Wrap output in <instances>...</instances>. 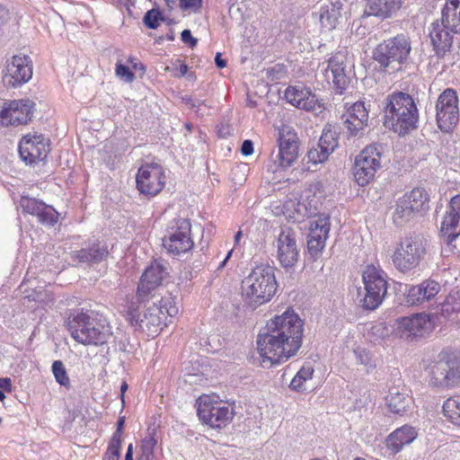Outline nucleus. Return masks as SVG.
I'll return each mask as SVG.
<instances>
[{"label":"nucleus","instance_id":"f257e3e1","mask_svg":"<svg viewBox=\"0 0 460 460\" xmlns=\"http://www.w3.org/2000/svg\"><path fill=\"white\" fill-rule=\"evenodd\" d=\"M304 322L293 309H287L266 324V332L257 337L261 365L270 367L295 356L302 345Z\"/></svg>","mask_w":460,"mask_h":460},{"label":"nucleus","instance_id":"f03ea898","mask_svg":"<svg viewBox=\"0 0 460 460\" xmlns=\"http://www.w3.org/2000/svg\"><path fill=\"white\" fill-rule=\"evenodd\" d=\"M383 111L384 126L399 136H403L417 127L418 109L408 93L400 92L388 95Z\"/></svg>","mask_w":460,"mask_h":460},{"label":"nucleus","instance_id":"7ed1b4c3","mask_svg":"<svg viewBox=\"0 0 460 460\" xmlns=\"http://www.w3.org/2000/svg\"><path fill=\"white\" fill-rule=\"evenodd\" d=\"M278 283L275 269L270 265L257 266L242 282V296L252 307L269 302L275 295Z\"/></svg>","mask_w":460,"mask_h":460},{"label":"nucleus","instance_id":"20e7f679","mask_svg":"<svg viewBox=\"0 0 460 460\" xmlns=\"http://www.w3.org/2000/svg\"><path fill=\"white\" fill-rule=\"evenodd\" d=\"M67 328L72 338L84 345H102L110 337L93 310L82 309L72 314L67 321Z\"/></svg>","mask_w":460,"mask_h":460},{"label":"nucleus","instance_id":"39448f33","mask_svg":"<svg viewBox=\"0 0 460 460\" xmlns=\"http://www.w3.org/2000/svg\"><path fill=\"white\" fill-rule=\"evenodd\" d=\"M411 50L408 37L399 34L379 43L373 52V58L381 70L392 74L401 69Z\"/></svg>","mask_w":460,"mask_h":460},{"label":"nucleus","instance_id":"423d86ee","mask_svg":"<svg viewBox=\"0 0 460 460\" xmlns=\"http://www.w3.org/2000/svg\"><path fill=\"white\" fill-rule=\"evenodd\" d=\"M387 276L380 268L367 265L362 272L364 287L358 288V301L365 310H375L387 294Z\"/></svg>","mask_w":460,"mask_h":460},{"label":"nucleus","instance_id":"0eeeda50","mask_svg":"<svg viewBox=\"0 0 460 460\" xmlns=\"http://www.w3.org/2000/svg\"><path fill=\"white\" fill-rule=\"evenodd\" d=\"M152 305L147 306L143 315L139 317L133 310L129 312V320L132 326L146 332L149 337H155L166 325L167 316H173L178 309L174 305L167 306L168 300L153 298Z\"/></svg>","mask_w":460,"mask_h":460},{"label":"nucleus","instance_id":"6e6552de","mask_svg":"<svg viewBox=\"0 0 460 460\" xmlns=\"http://www.w3.org/2000/svg\"><path fill=\"white\" fill-rule=\"evenodd\" d=\"M426 241L420 235L406 236L398 243L392 260L401 272L416 268L426 254Z\"/></svg>","mask_w":460,"mask_h":460},{"label":"nucleus","instance_id":"1a4fd4ad","mask_svg":"<svg viewBox=\"0 0 460 460\" xmlns=\"http://www.w3.org/2000/svg\"><path fill=\"white\" fill-rule=\"evenodd\" d=\"M431 383L435 386H455L460 383V357L443 350L429 367Z\"/></svg>","mask_w":460,"mask_h":460},{"label":"nucleus","instance_id":"9d476101","mask_svg":"<svg viewBox=\"0 0 460 460\" xmlns=\"http://www.w3.org/2000/svg\"><path fill=\"white\" fill-rule=\"evenodd\" d=\"M197 412L203 423L214 429L225 428L234 417L233 408L208 394H203L197 400Z\"/></svg>","mask_w":460,"mask_h":460},{"label":"nucleus","instance_id":"9b49d317","mask_svg":"<svg viewBox=\"0 0 460 460\" xmlns=\"http://www.w3.org/2000/svg\"><path fill=\"white\" fill-rule=\"evenodd\" d=\"M191 225L189 219L178 218L172 222L163 245L172 255H180L190 251L194 243L190 237Z\"/></svg>","mask_w":460,"mask_h":460},{"label":"nucleus","instance_id":"f8f14e48","mask_svg":"<svg viewBox=\"0 0 460 460\" xmlns=\"http://www.w3.org/2000/svg\"><path fill=\"white\" fill-rule=\"evenodd\" d=\"M383 147L374 144L365 147L357 156L354 166V176L360 186L367 184L380 168V158Z\"/></svg>","mask_w":460,"mask_h":460},{"label":"nucleus","instance_id":"ddd939ff","mask_svg":"<svg viewBox=\"0 0 460 460\" xmlns=\"http://www.w3.org/2000/svg\"><path fill=\"white\" fill-rule=\"evenodd\" d=\"M436 118L438 126L443 132H449L457 125L459 108L458 97L455 90L447 88L438 96Z\"/></svg>","mask_w":460,"mask_h":460},{"label":"nucleus","instance_id":"4468645a","mask_svg":"<svg viewBox=\"0 0 460 460\" xmlns=\"http://www.w3.org/2000/svg\"><path fill=\"white\" fill-rule=\"evenodd\" d=\"M274 246L276 247V259L280 266L286 270L293 269L299 259L296 233L290 227H282Z\"/></svg>","mask_w":460,"mask_h":460},{"label":"nucleus","instance_id":"2eb2a0df","mask_svg":"<svg viewBox=\"0 0 460 460\" xmlns=\"http://www.w3.org/2000/svg\"><path fill=\"white\" fill-rule=\"evenodd\" d=\"M34 102L29 99L4 101L0 102V125L18 126L31 120Z\"/></svg>","mask_w":460,"mask_h":460},{"label":"nucleus","instance_id":"dca6fc26","mask_svg":"<svg viewBox=\"0 0 460 460\" xmlns=\"http://www.w3.org/2000/svg\"><path fill=\"white\" fill-rule=\"evenodd\" d=\"M136 181L140 193L154 197L164 187L165 175L164 169L158 164L142 165L138 169Z\"/></svg>","mask_w":460,"mask_h":460},{"label":"nucleus","instance_id":"f3484780","mask_svg":"<svg viewBox=\"0 0 460 460\" xmlns=\"http://www.w3.org/2000/svg\"><path fill=\"white\" fill-rule=\"evenodd\" d=\"M32 76V63L28 56L15 55L6 61L4 70V84L10 87H18L27 83Z\"/></svg>","mask_w":460,"mask_h":460},{"label":"nucleus","instance_id":"a211bd4d","mask_svg":"<svg viewBox=\"0 0 460 460\" xmlns=\"http://www.w3.org/2000/svg\"><path fill=\"white\" fill-rule=\"evenodd\" d=\"M49 151V139L42 134L29 133L22 138L19 144L20 155L28 164L43 161Z\"/></svg>","mask_w":460,"mask_h":460},{"label":"nucleus","instance_id":"6ab92c4d","mask_svg":"<svg viewBox=\"0 0 460 460\" xmlns=\"http://www.w3.org/2000/svg\"><path fill=\"white\" fill-rule=\"evenodd\" d=\"M167 275L165 269L158 262L152 263L143 273L137 289V299L139 303L155 298L152 292L161 284Z\"/></svg>","mask_w":460,"mask_h":460},{"label":"nucleus","instance_id":"aec40b11","mask_svg":"<svg viewBox=\"0 0 460 460\" xmlns=\"http://www.w3.org/2000/svg\"><path fill=\"white\" fill-rule=\"evenodd\" d=\"M298 142L296 134L288 128L279 131V152L274 160L280 168L289 167L297 158Z\"/></svg>","mask_w":460,"mask_h":460},{"label":"nucleus","instance_id":"412c9836","mask_svg":"<svg viewBox=\"0 0 460 460\" xmlns=\"http://www.w3.org/2000/svg\"><path fill=\"white\" fill-rule=\"evenodd\" d=\"M458 34L451 30L442 19L433 22L429 27V38L433 50L438 58H443L450 51L454 35Z\"/></svg>","mask_w":460,"mask_h":460},{"label":"nucleus","instance_id":"4be33fe9","mask_svg":"<svg viewBox=\"0 0 460 460\" xmlns=\"http://www.w3.org/2000/svg\"><path fill=\"white\" fill-rule=\"evenodd\" d=\"M432 326L429 315L425 313L402 317L397 321V331L405 337H421L431 331Z\"/></svg>","mask_w":460,"mask_h":460},{"label":"nucleus","instance_id":"5701e85b","mask_svg":"<svg viewBox=\"0 0 460 460\" xmlns=\"http://www.w3.org/2000/svg\"><path fill=\"white\" fill-rule=\"evenodd\" d=\"M346 63V55L343 52H337L328 59L325 68L326 79L328 81L332 80L340 93H342L349 83Z\"/></svg>","mask_w":460,"mask_h":460},{"label":"nucleus","instance_id":"b1692460","mask_svg":"<svg viewBox=\"0 0 460 460\" xmlns=\"http://www.w3.org/2000/svg\"><path fill=\"white\" fill-rule=\"evenodd\" d=\"M441 232L448 245L460 235V194L451 199L442 221Z\"/></svg>","mask_w":460,"mask_h":460},{"label":"nucleus","instance_id":"393cba45","mask_svg":"<svg viewBox=\"0 0 460 460\" xmlns=\"http://www.w3.org/2000/svg\"><path fill=\"white\" fill-rule=\"evenodd\" d=\"M307 239V249L312 256L317 257L323 248L330 232L329 217H318L311 221Z\"/></svg>","mask_w":460,"mask_h":460},{"label":"nucleus","instance_id":"a878e982","mask_svg":"<svg viewBox=\"0 0 460 460\" xmlns=\"http://www.w3.org/2000/svg\"><path fill=\"white\" fill-rule=\"evenodd\" d=\"M286 100L298 109L314 111L320 107L318 100L309 88L303 85L288 86L284 93Z\"/></svg>","mask_w":460,"mask_h":460},{"label":"nucleus","instance_id":"bb28decb","mask_svg":"<svg viewBox=\"0 0 460 460\" xmlns=\"http://www.w3.org/2000/svg\"><path fill=\"white\" fill-rule=\"evenodd\" d=\"M440 290L438 282L432 279L423 280L406 290V302L409 305H419L431 300Z\"/></svg>","mask_w":460,"mask_h":460},{"label":"nucleus","instance_id":"cd10ccee","mask_svg":"<svg viewBox=\"0 0 460 460\" xmlns=\"http://www.w3.org/2000/svg\"><path fill=\"white\" fill-rule=\"evenodd\" d=\"M343 124L350 136H356L367 125L368 120V111L362 102L353 103L342 117Z\"/></svg>","mask_w":460,"mask_h":460},{"label":"nucleus","instance_id":"c85d7f7f","mask_svg":"<svg viewBox=\"0 0 460 460\" xmlns=\"http://www.w3.org/2000/svg\"><path fill=\"white\" fill-rule=\"evenodd\" d=\"M417 437V432L414 428L404 425L394 432H392L386 438V447L393 454H396L402 448L411 444Z\"/></svg>","mask_w":460,"mask_h":460},{"label":"nucleus","instance_id":"c756f323","mask_svg":"<svg viewBox=\"0 0 460 460\" xmlns=\"http://www.w3.org/2000/svg\"><path fill=\"white\" fill-rule=\"evenodd\" d=\"M108 254V246L105 243H97L75 252V257L80 262L99 263L104 261Z\"/></svg>","mask_w":460,"mask_h":460},{"label":"nucleus","instance_id":"7c9ffc66","mask_svg":"<svg viewBox=\"0 0 460 460\" xmlns=\"http://www.w3.org/2000/svg\"><path fill=\"white\" fill-rule=\"evenodd\" d=\"M440 19L451 30L460 34V0H447L441 11Z\"/></svg>","mask_w":460,"mask_h":460},{"label":"nucleus","instance_id":"2f4dec72","mask_svg":"<svg viewBox=\"0 0 460 460\" xmlns=\"http://www.w3.org/2000/svg\"><path fill=\"white\" fill-rule=\"evenodd\" d=\"M159 439L158 427L154 425L147 429L146 435L141 440L140 453L137 460H155V448Z\"/></svg>","mask_w":460,"mask_h":460},{"label":"nucleus","instance_id":"473e14b6","mask_svg":"<svg viewBox=\"0 0 460 460\" xmlns=\"http://www.w3.org/2000/svg\"><path fill=\"white\" fill-rule=\"evenodd\" d=\"M389 410L396 414H402L411 403V398L405 393L399 392L397 388H391L385 397Z\"/></svg>","mask_w":460,"mask_h":460},{"label":"nucleus","instance_id":"72a5a7b5","mask_svg":"<svg viewBox=\"0 0 460 460\" xmlns=\"http://www.w3.org/2000/svg\"><path fill=\"white\" fill-rule=\"evenodd\" d=\"M402 198L412 208L416 214L422 213L429 209V195L422 188H415L406 192Z\"/></svg>","mask_w":460,"mask_h":460},{"label":"nucleus","instance_id":"f704fd0d","mask_svg":"<svg viewBox=\"0 0 460 460\" xmlns=\"http://www.w3.org/2000/svg\"><path fill=\"white\" fill-rule=\"evenodd\" d=\"M402 4V0H373L369 4V14L385 18L400 9Z\"/></svg>","mask_w":460,"mask_h":460},{"label":"nucleus","instance_id":"c9c22d12","mask_svg":"<svg viewBox=\"0 0 460 460\" xmlns=\"http://www.w3.org/2000/svg\"><path fill=\"white\" fill-rule=\"evenodd\" d=\"M416 213L408 206L405 200L401 197L395 203L394 211L393 213V221L396 226H403L409 222Z\"/></svg>","mask_w":460,"mask_h":460},{"label":"nucleus","instance_id":"e433bc0d","mask_svg":"<svg viewBox=\"0 0 460 460\" xmlns=\"http://www.w3.org/2000/svg\"><path fill=\"white\" fill-rule=\"evenodd\" d=\"M416 213L408 206L405 200L401 197L395 203L394 211L393 213V221L396 226H403L409 222Z\"/></svg>","mask_w":460,"mask_h":460},{"label":"nucleus","instance_id":"4c0bfd02","mask_svg":"<svg viewBox=\"0 0 460 460\" xmlns=\"http://www.w3.org/2000/svg\"><path fill=\"white\" fill-rule=\"evenodd\" d=\"M443 412L453 423L460 425V395H454L445 401Z\"/></svg>","mask_w":460,"mask_h":460},{"label":"nucleus","instance_id":"58836bf2","mask_svg":"<svg viewBox=\"0 0 460 460\" xmlns=\"http://www.w3.org/2000/svg\"><path fill=\"white\" fill-rule=\"evenodd\" d=\"M314 372V370L311 366H304L293 377L289 387L296 392L305 391V382L312 379Z\"/></svg>","mask_w":460,"mask_h":460},{"label":"nucleus","instance_id":"ea45409f","mask_svg":"<svg viewBox=\"0 0 460 460\" xmlns=\"http://www.w3.org/2000/svg\"><path fill=\"white\" fill-rule=\"evenodd\" d=\"M38 217L39 221L41 224H46L49 226H53L58 222V213L56 209L49 205L41 202L40 208L35 210V213L32 214Z\"/></svg>","mask_w":460,"mask_h":460},{"label":"nucleus","instance_id":"a19ab883","mask_svg":"<svg viewBox=\"0 0 460 460\" xmlns=\"http://www.w3.org/2000/svg\"><path fill=\"white\" fill-rule=\"evenodd\" d=\"M305 193L309 207L314 210H317L318 207L322 204L323 199L324 198L323 184L320 182L311 184L310 187L305 190Z\"/></svg>","mask_w":460,"mask_h":460},{"label":"nucleus","instance_id":"79ce46f5","mask_svg":"<svg viewBox=\"0 0 460 460\" xmlns=\"http://www.w3.org/2000/svg\"><path fill=\"white\" fill-rule=\"evenodd\" d=\"M323 149L326 150L330 155L338 146V137L335 131L331 128H325L323 134L317 143Z\"/></svg>","mask_w":460,"mask_h":460},{"label":"nucleus","instance_id":"37998d69","mask_svg":"<svg viewBox=\"0 0 460 460\" xmlns=\"http://www.w3.org/2000/svg\"><path fill=\"white\" fill-rule=\"evenodd\" d=\"M334 6L329 8L328 6L321 7L319 20L322 26L327 30H332L336 27L337 13Z\"/></svg>","mask_w":460,"mask_h":460},{"label":"nucleus","instance_id":"c03bdc74","mask_svg":"<svg viewBox=\"0 0 460 460\" xmlns=\"http://www.w3.org/2000/svg\"><path fill=\"white\" fill-rule=\"evenodd\" d=\"M52 372L56 381L62 386L70 387V379L64 363L61 360H55L52 364Z\"/></svg>","mask_w":460,"mask_h":460},{"label":"nucleus","instance_id":"a18cd8bd","mask_svg":"<svg viewBox=\"0 0 460 460\" xmlns=\"http://www.w3.org/2000/svg\"><path fill=\"white\" fill-rule=\"evenodd\" d=\"M354 355L358 364L364 366L367 370L376 367V362L373 356L366 349L360 347L356 348L354 349Z\"/></svg>","mask_w":460,"mask_h":460},{"label":"nucleus","instance_id":"49530a36","mask_svg":"<svg viewBox=\"0 0 460 460\" xmlns=\"http://www.w3.org/2000/svg\"><path fill=\"white\" fill-rule=\"evenodd\" d=\"M330 154L326 150L320 147L319 145L312 147L307 153L308 163L318 164L325 162Z\"/></svg>","mask_w":460,"mask_h":460},{"label":"nucleus","instance_id":"de8ad7c7","mask_svg":"<svg viewBox=\"0 0 460 460\" xmlns=\"http://www.w3.org/2000/svg\"><path fill=\"white\" fill-rule=\"evenodd\" d=\"M162 20L159 10L151 9L146 13L143 22L147 28L156 29L159 26V22Z\"/></svg>","mask_w":460,"mask_h":460},{"label":"nucleus","instance_id":"09e8293b","mask_svg":"<svg viewBox=\"0 0 460 460\" xmlns=\"http://www.w3.org/2000/svg\"><path fill=\"white\" fill-rule=\"evenodd\" d=\"M121 441L111 440L103 460H119Z\"/></svg>","mask_w":460,"mask_h":460},{"label":"nucleus","instance_id":"8fccbe9b","mask_svg":"<svg viewBox=\"0 0 460 460\" xmlns=\"http://www.w3.org/2000/svg\"><path fill=\"white\" fill-rule=\"evenodd\" d=\"M41 202L42 201L34 198L22 197L20 203L25 213L32 215L35 213V210L40 208Z\"/></svg>","mask_w":460,"mask_h":460},{"label":"nucleus","instance_id":"3c124183","mask_svg":"<svg viewBox=\"0 0 460 460\" xmlns=\"http://www.w3.org/2000/svg\"><path fill=\"white\" fill-rule=\"evenodd\" d=\"M116 75L127 83L132 82L135 78V75L130 69L120 62L116 64Z\"/></svg>","mask_w":460,"mask_h":460},{"label":"nucleus","instance_id":"603ef678","mask_svg":"<svg viewBox=\"0 0 460 460\" xmlns=\"http://www.w3.org/2000/svg\"><path fill=\"white\" fill-rule=\"evenodd\" d=\"M182 101L190 109L195 110L197 113H199L201 106H207L205 101L192 97H184Z\"/></svg>","mask_w":460,"mask_h":460},{"label":"nucleus","instance_id":"864d4df0","mask_svg":"<svg viewBox=\"0 0 460 460\" xmlns=\"http://www.w3.org/2000/svg\"><path fill=\"white\" fill-rule=\"evenodd\" d=\"M125 420H126L125 416H121L119 418V420L117 421V429H116L115 432L113 433L111 440L117 439V441L122 442L121 436L123 433V427L125 424Z\"/></svg>","mask_w":460,"mask_h":460},{"label":"nucleus","instance_id":"5fc2aeb1","mask_svg":"<svg viewBox=\"0 0 460 460\" xmlns=\"http://www.w3.org/2000/svg\"><path fill=\"white\" fill-rule=\"evenodd\" d=\"M181 37V40L185 44H188L190 48H194L198 43L197 39L192 37L190 30L182 31Z\"/></svg>","mask_w":460,"mask_h":460},{"label":"nucleus","instance_id":"6e6d98bb","mask_svg":"<svg viewBox=\"0 0 460 460\" xmlns=\"http://www.w3.org/2000/svg\"><path fill=\"white\" fill-rule=\"evenodd\" d=\"M202 0H181L180 5L181 9L199 8Z\"/></svg>","mask_w":460,"mask_h":460},{"label":"nucleus","instance_id":"4d7b16f0","mask_svg":"<svg viewBox=\"0 0 460 460\" xmlns=\"http://www.w3.org/2000/svg\"><path fill=\"white\" fill-rule=\"evenodd\" d=\"M241 152L243 155L248 156L253 153V143L252 140H244L241 146Z\"/></svg>","mask_w":460,"mask_h":460},{"label":"nucleus","instance_id":"13d9d810","mask_svg":"<svg viewBox=\"0 0 460 460\" xmlns=\"http://www.w3.org/2000/svg\"><path fill=\"white\" fill-rule=\"evenodd\" d=\"M10 19L9 11L3 6H0V28L6 23V22Z\"/></svg>","mask_w":460,"mask_h":460},{"label":"nucleus","instance_id":"bf43d9fd","mask_svg":"<svg viewBox=\"0 0 460 460\" xmlns=\"http://www.w3.org/2000/svg\"><path fill=\"white\" fill-rule=\"evenodd\" d=\"M0 389L10 393L12 391V381L8 377L0 378Z\"/></svg>","mask_w":460,"mask_h":460},{"label":"nucleus","instance_id":"052dcab7","mask_svg":"<svg viewBox=\"0 0 460 460\" xmlns=\"http://www.w3.org/2000/svg\"><path fill=\"white\" fill-rule=\"evenodd\" d=\"M215 63L218 68H224L226 66V61L221 58V53L219 52L216 55Z\"/></svg>","mask_w":460,"mask_h":460},{"label":"nucleus","instance_id":"680f3d73","mask_svg":"<svg viewBox=\"0 0 460 460\" xmlns=\"http://www.w3.org/2000/svg\"><path fill=\"white\" fill-rule=\"evenodd\" d=\"M452 311H454V308H452ZM450 313H451L450 305L448 303L444 304L442 305V309H441L442 315H444L445 317L450 318L451 317Z\"/></svg>","mask_w":460,"mask_h":460},{"label":"nucleus","instance_id":"e2e57ef3","mask_svg":"<svg viewBox=\"0 0 460 460\" xmlns=\"http://www.w3.org/2000/svg\"><path fill=\"white\" fill-rule=\"evenodd\" d=\"M232 253H233V250H230V251L227 252V254H226V258L224 259V261L219 264V266H218V268H217L218 270L223 269V268L226 266V264L227 261H228V260L230 259V257L232 256Z\"/></svg>","mask_w":460,"mask_h":460},{"label":"nucleus","instance_id":"0e129e2a","mask_svg":"<svg viewBox=\"0 0 460 460\" xmlns=\"http://www.w3.org/2000/svg\"><path fill=\"white\" fill-rule=\"evenodd\" d=\"M128 389V384L126 382H123L121 386H120V395H121V400H122V402L124 403V394L125 392L127 391Z\"/></svg>","mask_w":460,"mask_h":460},{"label":"nucleus","instance_id":"69168bd1","mask_svg":"<svg viewBox=\"0 0 460 460\" xmlns=\"http://www.w3.org/2000/svg\"><path fill=\"white\" fill-rule=\"evenodd\" d=\"M242 236H243V233L241 230H239L234 235V245L239 244V242H240V239Z\"/></svg>","mask_w":460,"mask_h":460},{"label":"nucleus","instance_id":"338daca9","mask_svg":"<svg viewBox=\"0 0 460 460\" xmlns=\"http://www.w3.org/2000/svg\"><path fill=\"white\" fill-rule=\"evenodd\" d=\"M179 70H180L181 75H184L187 73V71H188L187 65H185V64L181 65Z\"/></svg>","mask_w":460,"mask_h":460},{"label":"nucleus","instance_id":"774afa93","mask_svg":"<svg viewBox=\"0 0 460 460\" xmlns=\"http://www.w3.org/2000/svg\"><path fill=\"white\" fill-rule=\"evenodd\" d=\"M165 3L169 9H172L173 5L175 4L174 0H165Z\"/></svg>","mask_w":460,"mask_h":460}]
</instances>
